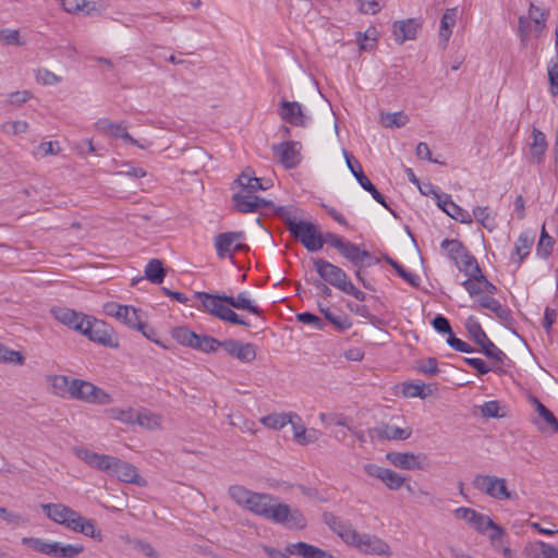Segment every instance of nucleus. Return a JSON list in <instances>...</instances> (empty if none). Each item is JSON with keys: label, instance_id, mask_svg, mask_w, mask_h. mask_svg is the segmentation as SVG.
<instances>
[{"label": "nucleus", "instance_id": "f257e3e1", "mask_svg": "<svg viewBox=\"0 0 558 558\" xmlns=\"http://www.w3.org/2000/svg\"><path fill=\"white\" fill-rule=\"evenodd\" d=\"M229 495L239 506L287 529L302 530L306 526V519L299 509L280 502L272 495L255 493L241 485L230 486Z\"/></svg>", "mask_w": 558, "mask_h": 558}, {"label": "nucleus", "instance_id": "f03ea898", "mask_svg": "<svg viewBox=\"0 0 558 558\" xmlns=\"http://www.w3.org/2000/svg\"><path fill=\"white\" fill-rule=\"evenodd\" d=\"M40 509L52 522L74 533H81L96 542H102L104 535L96 527L94 519L86 518L64 504H41Z\"/></svg>", "mask_w": 558, "mask_h": 558}, {"label": "nucleus", "instance_id": "7ed1b4c3", "mask_svg": "<svg viewBox=\"0 0 558 558\" xmlns=\"http://www.w3.org/2000/svg\"><path fill=\"white\" fill-rule=\"evenodd\" d=\"M475 489L497 500H517L518 494L510 492L507 487V481L495 475L477 474L472 481Z\"/></svg>", "mask_w": 558, "mask_h": 558}, {"label": "nucleus", "instance_id": "20e7f679", "mask_svg": "<svg viewBox=\"0 0 558 558\" xmlns=\"http://www.w3.org/2000/svg\"><path fill=\"white\" fill-rule=\"evenodd\" d=\"M70 399L100 405H107L113 401L112 397L104 389L90 381L78 378H72Z\"/></svg>", "mask_w": 558, "mask_h": 558}, {"label": "nucleus", "instance_id": "39448f33", "mask_svg": "<svg viewBox=\"0 0 558 558\" xmlns=\"http://www.w3.org/2000/svg\"><path fill=\"white\" fill-rule=\"evenodd\" d=\"M465 328L473 339V341L478 344L482 349V352L489 359L497 363H504L507 360V355L504 351L497 348L494 342L487 337L486 332L483 330L481 324L476 320L474 316L468 317L465 320Z\"/></svg>", "mask_w": 558, "mask_h": 558}, {"label": "nucleus", "instance_id": "423d86ee", "mask_svg": "<svg viewBox=\"0 0 558 558\" xmlns=\"http://www.w3.org/2000/svg\"><path fill=\"white\" fill-rule=\"evenodd\" d=\"M90 341L109 348H118L119 341L111 326L104 320L87 316L83 330L81 331Z\"/></svg>", "mask_w": 558, "mask_h": 558}, {"label": "nucleus", "instance_id": "0eeeda50", "mask_svg": "<svg viewBox=\"0 0 558 558\" xmlns=\"http://www.w3.org/2000/svg\"><path fill=\"white\" fill-rule=\"evenodd\" d=\"M289 232L307 251L317 252L322 248L320 231L313 222L300 220L296 225H292Z\"/></svg>", "mask_w": 558, "mask_h": 558}, {"label": "nucleus", "instance_id": "6e6552de", "mask_svg": "<svg viewBox=\"0 0 558 558\" xmlns=\"http://www.w3.org/2000/svg\"><path fill=\"white\" fill-rule=\"evenodd\" d=\"M244 239V233L239 232H223L215 238V248L219 258H233L235 252L248 250L246 244L239 241Z\"/></svg>", "mask_w": 558, "mask_h": 558}, {"label": "nucleus", "instance_id": "1a4fd4ad", "mask_svg": "<svg viewBox=\"0 0 558 558\" xmlns=\"http://www.w3.org/2000/svg\"><path fill=\"white\" fill-rule=\"evenodd\" d=\"M345 162L352 174L355 177L360 185L367 192L371 193L373 198L387 208L393 216H396L395 211L388 206L385 201V197L381 193L376 189V186L369 181V179L364 174L362 170L361 163L347 150L343 151Z\"/></svg>", "mask_w": 558, "mask_h": 558}, {"label": "nucleus", "instance_id": "9d476101", "mask_svg": "<svg viewBox=\"0 0 558 558\" xmlns=\"http://www.w3.org/2000/svg\"><path fill=\"white\" fill-rule=\"evenodd\" d=\"M313 264L320 279L330 286L341 291L348 283V276L340 267L323 258H313Z\"/></svg>", "mask_w": 558, "mask_h": 558}, {"label": "nucleus", "instance_id": "9b49d317", "mask_svg": "<svg viewBox=\"0 0 558 558\" xmlns=\"http://www.w3.org/2000/svg\"><path fill=\"white\" fill-rule=\"evenodd\" d=\"M301 143L287 141L271 146L274 156L286 169L295 168L301 161Z\"/></svg>", "mask_w": 558, "mask_h": 558}, {"label": "nucleus", "instance_id": "f8f14e48", "mask_svg": "<svg viewBox=\"0 0 558 558\" xmlns=\"http://www.w3.org/2000/svg\"><path fill=\"white\" fill-rule=\"evenodd\" d=\"M363 470L368 476L380 480L386 487L391 490H398L405 483V477L390 469L379 466L375 463L364 464Z\"/></svg>", "mask_w": 558, "mask_h": 558}, {"label": "nucleus", "instance_id": "ddd939ff", "mask_svg": "<svg viewBox=\"0 0 558 558\" xmlns=\"http://www.w3.org/2000/svg\"><path fill=\"white\" fill-rule=\"evenodd\" d=\"M386 459L396 468L402 470H424L427 463L425 454L413 452H388Z\"/></svg>", "mask_w": 558, "mask_h": 558}, {"label": "nucleus", "instance_id": "4468645a", "mask_svg": "<svg viewBox=\"0 0 558 558\" xmlns=\"http://www.w3.org/2000/svg\"><path fill=\"white\" fill-rule=\"evenodd\" d=\"M232 199L234 208L243 214L256 213L260 208H269L270 206H274L271 201L243 192L234 193Z\"/></svg>", "mask_w": 558, "mask_h": 558}, {"label": "nucleus", "instance_id": "2eb2a0df", "mask_svg": "<svg viewBox=\"0 0 558 558\" xmlns=\"http://www.w3.org/2000/svg\"><path fill=\"white\" fill-rule=\"evenodd\" d=\"M225 352L238 359L242 363H251L256 359V347L250 342H241L239 340L228 339L222 341Z\"/></svg>", "mask_w": 558, "mask_h": 558}, {"label": "nucleus", "instance_id": "dca6fc26", "mask_svg": "<svg viewBox=\"0 0 558 558\" xmlns=\"http://www.w3.org/2000/svg\"><path fill=\"white\" fill-rule=\"evenodd\" d=\"M372 439L378 440H405L411 434V428H401L389 424H381L367 430Z\"/></svg>", "mask_w": 558, "mask_h": 558}, {"label": "nucleus", "instance_id": "f3484780", "mask_svg": "<svg viewBox=\"0 0 558 558\" xmlns=\"http://www.w3.org/2000/svg\"><path fill=\"white\" fill-rule=\"evenodd\" d=\"M339 253L355 267L371 266L378 262V259L372 257L369 252L361 250L356 244L349 241H345Z\"/></svg>", "mask_w": 558, "mask_h": 558}, {"label": "nucleus", "instance_id": "a211bd4d", "mask_svg": "<svg viewBox=\"0 0 558 558\" xmlns=\"http://www.w3.org/2000/svg\"><path fill=\"white\" fill-rule=\"evenodd\" d=\"M436 198L438 207L452 219L465 225L473 222L472 215L452 202L450 195L445 194L442 196L440 194H436Z\"/></svg>", "mask_w": 558, "mask_h": 558}, {"label": "nucleus", "instance_id": "6ab92c4d", "mask_svg": "<svg viewBox=\"0 0 558 558\" xmlns=\"http://www.w3.org/2000/svg\"><path fill=\"white\" fill-rule=\"evenodd\" d=\"M280 118L295 126H306L307 120L302 106L296 101L282 100L279 110Z\"/></svg>", "mask_w": 558, "mask_h": 558}, {"label": "nucleus", "instance_id": "aec40b11", "mask_svg": "<svg viewBox=\"0 0 558 558\" xmlns=\"http://www.w3.org/2000/svg\"><path fill=\"white\" fill-rule=\"evenodd\" d=\"M194 298L199 300L203 308L210 315L219 318L227 306V294H210L207 292H195Z\"/></svg>", "mask_w": 558, "mask_h": 558}, {"label": "nucleus", "instance_id": "412c9836", "mask_svg": "<svg viewBox=\"0 0 558 558\" xmlns=\"http://www.w3.org/2000/svg\"><path fill=\"white\" fill-rule=\"evenodd\" d=\"M361 551L365 554H375V555H389L390 547L389 545L380 539L377 536L369 534H360L357 542L355 544Z\"/></svg>", "mask_w": 558, "mask_h": 558}, {"label": "nucleus", "instance_id": "4be33fe9", "mask_svg": "<svg viewBox=\"0 0 558 558\" xmlns=\"http://www.w3.org/2000/svg\"><path fill=\"white\" fill-rule=\"evenodd\" d=\"M51 312L54 318L63 325L80 332L83 330L87 315L66 307L53 308Z\"/></svg>", "mask_w": 558, "mask_h": 558}, {"label": "nucleus", "instance_id": "5701e85b", "mask_svg": "<svg viewBox=\"0 0 558 558\" xmlns=\"http://www.w3.org/2000/svg\"><path fill=\"white\" fill-rule=\"evenodd\" d=\"M286 551L302 558H335L330 553L304 542L288 544Z\"/></svg>", "mask_w": 558, "mask_h": 558}, {"label": "nucleus", "instance_id": "b1692460", "mask_svg": "<svg viewBox=\"0 0 558 558\" xmlns=\"http://www.w3.org/2000/svg\"><path fill=\"white\" fill-rule=\"evenodd\" d=\"M420 24L413 19L398 21L393 24V35L396 41L403 44L405 40L415 39Z\"/></svg>", "mask_w": 558, "mask_h": 558}, {"label": "nucleus", "instance_id": "393cba45", "mask_svg": "<svg viewBox=\"0 0 558 558\" xmlns=\"http://www.w3.org/2000/svg\"><path fill=\"white\" fill-rule=\"evenodd\" d=\"M62 8L69 12L74 13L82 11L86 15H99L102 11L101 5H97L95 2L86 1V0H60Z\"/></svg>", "mask_w": 558, "mask_h": 558}, {"label": "nucleus", "instance_id": "a878e982", "mask_svg": "<svg viewBox=\"0 0 558 558\" xmlns=\"http://www.w3.org/2000/svg\"><path fill=\"white\" fill-rule=\"evenodd\" d=\"M524 553L526 558H558V547L543 541L527 545Z\"/></svg>", "mask_w": 558, "mask_h": 558}, {"label": "nucleus", "instance_id": "bb28decb", "mask_svg": "<svg viewBox=\"0 0 558 558\" xmlns=\"http://www.w3.org/2000/svg\"><path fill=\"white\" fill-rule=\"evenodd\" d=\"M113 468L110 474L116 475L120 481L125 483H137V471L136 468L125 461L116 458Z\"/></svg>", "mask_w": 558, "mask_h": 558}, {"label": "nucleus", "instance_id": "cd10ccee", "mask_svg": "<svg viewBox=\"0 0 558 558\" xmlns=\"http://www.w3.org/2000/svg\"><path fill=\"white\" fill-rule=\"evenodd\" d=\"M226 304L232 306L235 310L247 311L257 316L263 314V311L254 304L246 292H241L236 296L228 295L226 299Z\"/></svg>", "mask_w": 558, "mask_h": 558}, {"label": "nucleus", "instance_id": "c85d7f7f", "mask_svg": "<svg viewBox=\"0 0 558 558\" xmlns=\"http://www.w3.org/2000/svg\"><path fill=\"white\" fill-rule=\"evenodd\" d=\"M274 214L281 219L287 227L288 231L292 229V225H296L300 221V209L295 206H270Z\"/></svg>", "mask_w": 558, "mask_h": 558}, {"label": "nucleus", "instance_id": "c756f323", "mask_svg": "<svg viewBox=\"0 0 558 558\" xmlns=\"http://www.w3.org/2000/svg\"><path fill=\"white\" fill-rule=\"evenodd\" d=\"M254 173L247 169L243 171L240 177L236 179V183L241 186V191L243 193L254 194L259 190H266L262 180L253 175Z\"/></svg>", "mask_w": 558, "mask_h": 558}, {"label": "nucleus", "instance_id": "7c9ffc66", "mask_svg": "<svg viewBox=\"0 0 558 558\" xmlns=\"http://www.w3.org/2000/svg\"><path fill=\"white\" fill-rule=\"evenodd\" d=\"M47 381L51 385L52 392L61 398H70L72 379L65 375H49Z\"/></svg>", "mask_w": 558, "mask_h": 558}, {"label": "nucleus", "instance_id": "2f4dec72", "mask_svg": "<svg viewBox=\"0 0 558 558\" xmlns=\"http://www.w3.org/2000/svg\"><path fill=\"white\" fill-rule=\"evenodd\" d=\"M532 136L533 143L531 144L530 148L531 157L533 161L541 163L543 161L544 154L547 149L546 137L542 131L535 128L532 131Z\"/></svg>", "mask_w": 558, "mask_h": 558}, {"label": "nucleus", "instance_id": "473e14b6", "mask_svg": "<svg viewBox=\"0 0 558 558\" xmlns=\"http://www.w3.org/2000/svg\"><path fill=\"white\" fill-rule=\"evenodd\" d=\"M458 269L465 274L469 277H476L481 271V267L476 260V258L466 251L461 258L454 262Z\"/></svg>", "mask_w": 558, "mask_h": 558}, {"label": "nucleus", "instance_id": "72a5a7b5", "mask_svg": "<svg viewBox=\"0 0 558 558\" xmlns=\"http://www.w3.org/2000/svg\"><path fill=\"white\" fill-rule=\"evenodd\" d=\"M166 277L162 262L157 258L150 259L145 267V278L154 284H160Z\"/></svg>", "mask_w": 558, "mask_h": 558}, {"label": "nucleus", "instance_id": "f704fd0d", "mask_svg": "<svg viewBox=\"0 0 558 558\" xmlns=\"http://www.w3.org/2000/svg\"><path fill=\"white\" fill-rule=\"evenodd\" d=\"M457 8H450L445 11L440 20L439 38L444 43H447L451 36V28L456 24Z\"/></svg>", "mask_w": 558, "mask_h": 558}, {"label": "nucleus", "instance_id": "c9c22d12", "mask_svg": "<svg viewBox=\"0 0 558 558\" xmlns=\"http://www.w3.org/2000/svg\"><path fill=\"white\" fill-rule=\"evenodd\" d=\"M472 218L490 232L497 228L496 218L487 206H476L473 209Z\"/></svg>", "mask_w": 558, "mask_h": 558}, {"label": "nucleus", "instance_id": "e433bc0d", "mask_svg": "<svg viewBox=\"0 0 558 558\" xmlns=\"http://www.w3.org/2000/svg\"><path fill=\"white\" fill-rule=\"evenodd\" d=\"M292 418H298L300 421V416L295 413H274L264 416L260 421L268 428L280 429L289 424V422H292Z\"/></svg>", "mask_w": 558, "mask_h": 558}, {"label": "nucleus", "instance_id": "4c0bfd02", "mask_svg": "<svg viewBox=\"0 0 558 558\" xmlns=\"http://www.w3.org/2000/svg\"><path fill=\"white\" fill-rule=\"evenodd\" d=\"M116 318L131 328H142L137 310L129 305H120Z\"/></svg>", "mask_w": 558, "mask_h": 558}, {"label": "nucleus", "instance_id": "58836bf2", "mask_svg": "<svg viewBox=\"0 0 558 558\" xmlns=\"http://www.w3.org/2000/svg\"><path fill=\"white\" fill-rule=\"evenodd\" d=\"M534 243V236L529 233H521L514 244V254L518 258L514 260L518 265H521L523 259L530 254L531 247Z\"/></svg>", "mask_w": 558, "mask_h": 558}, {"label": "nucleus", "instance_id": "ea45409f", "mask_svg": "<svg viewBox=\"0 0 558 558\" xmlns=\"http://www.w3.org/2000/svg\"><path fill=\"white\" fill-rule=\"evenodd\" d=\"M22 543L28 545L31 548L40 554H45L48 556H54L56 554L57 542H47L43 538L37 537H24L22 539Z\"/></svg>", "mask_w": 558, "mask_h": 558}, {"label": "nucleus", "instance_id": "a19ab883", "mask_svg": "<svg viewBox=\"0 0 558 558\" xmlns=\"http://www.w3.org/2000/svg\"><path fill=\"white\" fill-rule=\"evenodd\" d=\"M319 308L325 318L332 324L337 330L343 331L351 328L352 323L344 313H332L329 308H323L320 305Z\"/></svg>", "mask_w": 558, "mask_h": 558}, {"label": "nucleus", "instance_id": "79ce46f5", "mask_svg": "<svg viewBox=\"0 0 558 558\" xmlns=\"http://www.w3.org/2000/svg\"><path fill=\"white\" fill-rule=\"evenodd\" d=\"M219 348H222V341L207 335H197V340L193 347V349L205 353H215Z\"/></svg>", "mask_w": 558, "mask_h": 558}, {"label": "nucleus", "instance_id": "37998d69", "mask_svg": "<svg viewBox=\"0 0 558 558\" xmlns=\"http://www.w3.org/2000/svg\"><path fill=\"white\" fill-rule=\"evenodd\" d=\"M532 403L535 405L536 412L547 423L551 432H558V420L555 417L551 411H549L537 398L531 397Z\"/></svg>", "mask_w": 558, "mask_h": 558}, {"label": "nucleus", "instance_id": "c03bdc74", "mask_svg": "<svg viewBox=\"0 0 558 558\" xmlns=\"http://www.w3.org/2000/svg\"><path fill=\"white\" fill-rule=\"evenodd\" d=\"M441 248L447 250L448 256L453 262H457L468 251L466 247L459 240L446 239L440 244Z\"/></svg>", "mask_w": 558, "mask_h": 558}, {"label": "nucleus", "instance_id": "a18cd8bd", "mask_svg": "<svg viewBox=\"0 0 558 558\" xmlns=\"http://www.w3.org/2000/svg\"><path fill=\"white\" fill-rule=\"evenodd\" d=\"M387 263L396 270V272L404 279L409 284L414 288L420 286L421 279L417 275L408 271L402 265H400L397 260L387 257Z\"/></svg>", "mask_w": 558, "mask_h": 558}, {"label": "nucleus", "instance_id": "49530a36", "mask_svg": "<svg viewBox=\"0 0 558 558\" xmlns=\"http://www.w3.org/2000/svg\"><path fill=\"white\" fill-rule=\"evenodd\" d=\"M134 423L147 429H156L160 426V416L150 412L135 413Z\"/></svg>", "mask_w": 558, "mask_h": 558}, {"label": "nucleus", "instance_id": "de8ad7c7", "mask_svg": "<svg viewBox=\"0 0 558 558\" xmlns=\"http://www.w3.org/2000/svg\"><path fill=\"white\" fill-rule=\"evenodd\" d=\"M172 336L180 344L190 347L192 349L195 341L197 340V333L186 327H178L173 329Z\"/></svg>", "mask_w": 558, "mask_h": 558}, {"label": "nucleus", "instance_id": "09e8293b", "mask_svg": "<svg viewBox=\"0 0 558 558\" xmlns=\"http://www.w3.org/2000/svg\"><path fill=\"white\" fill-rule=\"evenodd\" d=\"M381 122L387 128H401L409 122V117L402 111L393 113L388 112L381 114Z\"/></svg>", "mask_w": 558, "mask_h": 558}, {"label": "nucleus", "instance_id": "8fccbe9b", "mask_svg": "<svg viewBox=\"0 0 558 558\" xmlns=\"http://www.w3.org/2000/svg\"><path fill=\"white\" fill-rule=\"evenodd\" d=\"M0 362L13 365H23L25 362V357L20 351H15L2 345L0 353Z\"/></svg>", "mask_w": 558, "mask_h": 558}, {"label": "nucleus", "instance_id": "3c124183", "mask_svg": "<svg viewBox=\"0 0 558 558\" xmlns=\"http://www.w3.org/2000/svg\"><path fill=\"white\" fill-rule=\"evenodd\" d=\"M107 414L110 418L120 421L125 424H133L135 412L130 409H119V408H112L107 410Z\"/></svg>", "mask_w": 558, "mask_h": 558}, {"label": "nucleus", "instance_id": "603ef678", "mask_svg": "<svg viewBox=\"0 0 558 558\" xmlns=\"http://www.w3.org/2000/svg\"><path fill=\"white\" fill-rule=\"evenodd\" d=\"M322 436V432L315 428H301L295 435V441L299 445H308L316 442Z\"/></svg>", "mask_w": 558, "mask_h": 558}, {"label": "nucleus", "instance_id": "864d4df0", "mask_svg": "<svg viewBox=\"0 0 558 558\" xmlns=\"http://www.w3.org/2000/svg\"><path fill=\"white\" fill-rule=\"evenodd\" d=\"M84 550L83 545H73V544H66L61 545L59 542H57V548H56V557H62V558H74L77 555H80Z\"/></svg>", "mask_w": 558, "mask_h": 558}, {"label": "nucleus", "instance_id": "5fc2aeb1", "mask_svg": "<svg viewBox=\"0 0 558 558\" xmlns=\"http://www.w3.org/2000/svg\"><path fill=\"white\" fill-rule=\"evenodd\" d=\"M356 40L359 43L360 50L368 51L372 50L376 41V29L372 28L366 31L364 34L357 33Z\"/></svg>", "mask_w": 558, "mask_h": 558}, {"label": "nucleus", "instance_id": "6e6d98bb", "mask_svg": "<svg viewBox=\"0 0 558 558\" xmlns=\"http://www.w3.org/2000/svg\"><path fill=\"white\" fill-rule=\"evenodd\" d=\"M501 407L498 401H486L481 405V413L484 417L499 418L505 416V412L501 411Z\"/></svg>", "mask_w": 558, "mask_h": 558}, {"label": "nucleus", "instance_id": "4d7b16f0", "mask_svg": "<svg viewBox=\"0 0 558 558\" xmlns=\"http://www.w3.org/2000/svg\"><path fill=\"white\" fill-rule=\"evenodd\" d=\"M547 13L542 11L539 8L531 3L529 11V19L535 24L537 31H543L546 26Z\"/></svg>", "mask_w": 558, "mask_h": 558}, {"label": "nucleus", "instance_id": "13d9d810", "mask_svg": "<svg viewBox=\"0 0 558 558\" xmlns=\"http://www.w3.org/2000/svg\"><path fill=\"white\" fill-rule=\"evenodd\" d=\"M425 387L426 386L423 383H421V384L405 383V384H403V395L405 397H411V398H414V397L425 398L430 392V390H428V392H426Z\"/></svg>", "mask_w": 558, "mask_h": 558}, {"label": "nucleus", "instance_id": "bf43d9fd", "mask_svg": "<svg viewBox=\"0 0 558 558\" xmlns=\"http://www.w3.org/2000/svg\"><path fill=\"white\" fill-rule=\"evenodd\" d=\"M110 135L114 138H122L125 142L130 143L131 145L138 146L141 148L145 147L144 145H141L137 140L133 138L129 134L126 128L122 123H114Z\"/></svg>", "mask_w": 558, "mask_h": 558}, {"label": "nucleus", "instance_id": "052dcab7", "mask_svg": "<svg viewBox=\"0 0 558 558\" xmlns=\"http://www.w3.org/2000/svg\"><path fill=\"white\" fill-rule=\"evenodd\" d=\"M296 319L305 325H312L314 328L318 330H322L325 327V322L320 317L310 312L298 314Z\"/></svg>", "mask_w": 558, "mask_h": 558}, {"label": "nucleus", "instance_id": "680f3d73", "mask_svg": "<svg viewBox=\"0 0 558 558\" xmlns=\"http://www.w3.org/2000/svg\"><path fill=\"white\" fill-rule=\"evenodd\" d=\"M232 308V306L227 305L219 319L233 325L250 326V324L242 319Z\"/></svg>", "mask_w": 558, "mask_h": 558}, {"label": "nucleus", "instance_id": "e2e57ef3", "mask_svg": "<svg viewBox=\"0 0 558 558\" xmlns=\"http://www.w3.org/2000/svg\"><path fill=\"white\" fill-rule=\"evenodd\" d=\"M114 460H116V457L97 453L96 458H95V462L93 463L92 468L110 473L113 468L112 464L114 463Z\"/></svg>", "mask_w": 558, "mask_h": 558}, {"label": "nucleus", "instance_id": "0e129e2a", "mask_svg": "<svg viewBox=\"0 0 558 558\" xmlns=\"http://www.w3.org/2000/svg\"><path fill=\"white\" fill-rule=\"evenodd\" d=\"M37 82L44 85H54L61 82V77L50 72L47 69H39L36 71Z\"/></svg>", "mask_w": 558, "mask_h": 558}, {"label": "nucleus", "instance_id": "69168bd1", "mask_svg": "<svg viewBox=\"0 0 558 558\" xmlns=\"http://www.w3.org/2000/svg\"><path fill=\"white\" fill-rule=\"evenodd\" d=\"M471 525L480 533H485L489 526H495V522L489 517L476 512V517Z\"/></svg>", "mask_w": 558, "mask_h": 558}, {"label": "nucleus", "instance_id": "338daca9", "mask_svg": "<svg viewBox=\"0 0 558 558\" xmlns=\"http://www.w3.org/2000/svg\"><path fill=\"white\" fill-rule=\"evenodd\" d=\"M0 40L5 45L22 46L23 41L20 39V33L16 29H2L0 31Z\"/></svg>", "mask_w": 558, "mask_h": 558}, {"label": "nucleus", "instance_id": "774afa93", "mask_svg": "<svg viewBox=\"0 0 558 558\" xmlns=\"http://www.w3.org/2000/svg\"><path fill=\"white\" fill-rule=\"evenodd\" d=\"M432 325L440 333H445V335H449V336L452 333V328H451L449 320L440 314L436 315L433 318Z\"/></svg>", "mask_w": 558, "mask_h": 558}]
</instances>
